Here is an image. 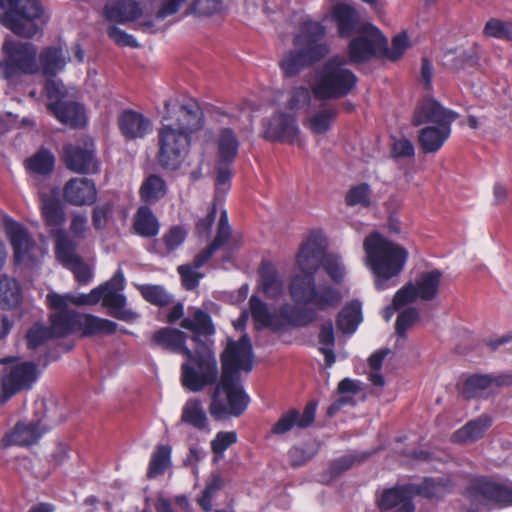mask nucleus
I'll list each match as a JSON object with an SVG mask.
<instances>
[{
  "label": "nucleus",
  "instance_id": "35",
  "mask_svg": "<svg viewBox=\"0 0 512 512\" xmlns=\"http://www.w3.org/2000/svg\"><path fill=\"white\" fill-rule=\"evenodd\" d=\"M22 288L19 282L6 274L0 275V309L10 310L22 302Z\"/></svg>",
  "mask_w": 512,
  "mask_h": 512
},
{
  "label": "nucleus",
  "instance_id": "14",
  "mask_svg": "<svg viewBox=\"0 0 512 512\" xmlns=\"http://www.w3.org/2000/svg\"><path fill=\"white\" fill-rule=\"evenodd\" d=\"M63 161L70 171L78 174H96L100 171L95 142L89 137L65 145Z\"/></svg>",
  "mask_w": 512,
  "mask_h": 512
},
{
  "label": "nucleus",
  "instance_id": "9",
  "mask_svg": "<svg viewBox=\"0 0 512 512\" xmlns=\"http://www.w3.org/2000/svg\"><path fill=\"white\" fill-rule=\"evenodd\" d=\"M340 55L329 58L317 73L313 93L320 100L338 99L348 95L357 84L356 75Z\"/></svg>",
  "mask_w": 512,
  "mask_h": 512
},
{
  "label": "nucleus",
  "instance_id": "54",
  "mask_svg": "<svg viewBox=\"0 0 512 512\" xmlns=\"http://www.w3.org/2000/svg\"><path fill=\"white\" fill-rule=\"evenodd\" d=\"M410 46V40L407 32L403 31L393 37L391 48L385 46L384 55L387 59L396 61L399 60L404 52Z\"/></svg>",
  "mask_w": 512,
  "mask_h": 512
},
{
  "label": "nucleus",
  "instance_id": "47",
  "mask_svg": "<svg viewBox=\"0 0 512 512\" xmlns=\"http://www.w3.org/2000/svg\"><path fill=\"white\" fill-rule=\"evenodd\" d=\"M54 163L55 159L51 152L40 150L28 160L27 168L35 174L46 175L53 170Z\"/></svg>",
  "mask_w": 512,
  "mask_h": 512
},
{
  "label": "nucleus",
  "instance_id": "29",
  "mask_svg": "<svg viewBox=\"0 0 512 512\" xmlns=\"http://www.w3.org/2000/svg\"><path fill=\"white\" fill-rule=\"evenodd\" d=\"M39 72L47 77H55L67 64V56L62 47L48 46L37 55Z\"/></svg>",
  "mask_w": 512,
  "mask_h": 512
},
{
  "label": "nucleus",
  "instance_id": "8",
  "mask_svg": "<svg viewBox=\"0 0 512 512\" xmlns=\"http://www.w3.org/2000/svg\"><path fill=\"white\" fill-rule=\"evenodd\" d=\"M47 20L39 0H0V24L21 38L42 33Z\"/></svg>",
  "mask_w": 512,
  "mask_h": 512
},
{
  "label": "nucleus",
  "instance_id": "33",
  "mask_svg": "<svg viewBox=\"0 0 512 512\" xmlns=\"http://www.w3.org/2000/svg\"><path fill=\"white\" fill-rule=\"evenodd\" d=\"M249 307L256 329L270 328L272 330H279L280 321L277 312L271 311L268 305L258 296H251Z\"/></svg>",
  "mask_w": 512,
  "mask_h": 512
},
{
  "label": "nucleus",
  "instance_id": "48",
  "mask_svg": "<svg viewBox=\"0 0 512 512\" xmlns=\"http://www.w3.org/2000/svg\"><path fill=\"white\" fill-rule=\"evenodd\" d=\"M483 33L487 37L512 41V23L491 18L486 22Z\"/></svg>",
  "mask_w": 512,
  "mask_h": 512
},
{
  "label": "nucleus",
  "instance_id": "61",
  "mask_svg": "<svg viewBox=\"0 0 512 512\" xmlns=\"http://www.w3.org/2000/svg\"><path fill=\"white\" fill-rule=\"evenodd\" d=\"M187 0H160L158 10L155 14L157 20H164L169 16L178 13Z\"/></svg>",
  "mask_w": 512,
  "mask_h": 512
},
{
  "label": "nucleus",
  "instance_id": "57",
  "mask_svg": "<svg viewBox=\"0 0 512 512\" xmlns=\"http://www.w3.org/2000/svg\"><path fill=\"white\" fill-rule=\"evenodd\" d=\"M299 412L291 409L284 413L279 420L273 425L271 433L275 435H283L289 432L294 426H297Z\"/></svg>",
  "mask_w": 512,
  "mask_h": 512
},
{
  "label": "nucleus",
  "instance_id": "26",
  "mask_svg": "<svg viewBox=\"0 0 512 512\" xmlns=\"http://www.w3.org/2000/svg\"><path fill=\"white\" fill-rule=\"evenodd\" d=\"M412 497H422L429 500H439L452 490V483L444 477H425L417 483H409Z\"/></svg>",
  "mask_w": 512,
  "mask_h": 512
},
{
  "label": "nucleus",
  "instance_id": "64",
  "mask_svg": "<svg viewBox=\"0 0 512 512\" xmlns=\"http://www.w3.org/2000/svg\"><path fill=\"white\" fill-rule=\"evenodd\" d=\"M113 207L110 203L97 205L93 210L92 221L95 229H102L112 214Z\"/></svg>",
  "mask_w": 512,
  "mask_h": 512
},
{
  "label": "nucleus",
  "instance_id": "12",
  "mask_svg": "<svg viewBox=\"0 0 512 512\" xmlns=\"http://www.w3.org/2000/svg\"><path fill=\"white\" fill-rule=\"evenodd\" d=\"M467 497L477 508H507L512 506V485L476 477L466 490Z\"/></svg>",
  "mask_w": 512,
  "mask_h": 512
},
{
  "label": "nucleus",
  "instance_id": "39",
  "mask_svg": "<svg viewBox=\"0 0 512 512\" xmlns=\"http://www.w3.org/2000/svg\"><path fill=\"white\" fill-rule=\"evenodd\" d=\"M79 331L83 336L112 334L117 324L111 320L103 319L91 314L80 313Z\"/></svg>",
  "mask_w": 512,
  "mask_h": 512
},
{
  "label": "nucleus",
  "instance_id": "20",
  "mask_svg": "<svg viewBox=\"0 0 512 512\" xmlns=\"http://www.w3.org/2000/svg\"><path fill=\"white\" fill-rule=\"evenodd\" d=\"M330 18L337 28L340 38H349L354 34L363 32L367 24L362 23L358 11L345 3H337L333 6Z\"/></svg>",
  "mask_w": 512,
  "mask_h": 512
},
{
  "label": "nucleus",
  "instance_id": "5",
  "mask_svg": "<svg viewBox=\"0 0 512 512\" xmlns=\"http://www.w3.org/2000/svg\"><path fill=\"white\" fill-rule=\"evenodd\" d=\"M363 248L366 265L375 277L376 289L383 291L394 285L392 280L403 270L408 251L378 232H372L365 238Z\"/></svg>",
  "mask_w": 512,
  "mask_h": 512
},
{
  "label": "nucleus",
  "instance_id": "7",
  "mask_svg": "<svg viewBox=\"0 0 512 512\" xmlns=\"http://www.w3.org/2000/svg\"><path fill=\"white\" fill-rule=\"evenodd\" d=\"M458 113L446 109L432 97L424 98L414 112L413 124H427L419 132V143L424 153H435L441 149L451 135V125Z\"/></svg>",
  "mask_w": 512,
  "mask_h": 512
},
{
  "label": "nucleus",
  "instance_id": "52",
  "mask_svg": "<svg viewBox=\"0 0 512 512\" xmlns=\"http://www.w3.org/2000/svg\"><path fill=\"white\" fill-rule=\"evenodd\" d=\"M371 190L366 183L353 186L346 194L348 206L368 207L370 205Z\"/></svg>",
  "mask_w": 512,
  "mask_h": 512
},
{
  "label": "nucleus",
  "instance_id": "10",
  "mask_svg": "<svg viewBox=\"0 0 512 512\" xmlns=\"http://www.w3.org/2000/svg\"><path fill=\"white\" fill-rule=\"evenodd\" d=\"M124 283V274L121 269H118L110 280L92 289L89 293L73 294L70 297V303L94 305L102 300L103 305L109 309L111 316L127 322L133 321L137 318V314L126 308V297L122 293Z\"/></svg>",
  "mask_w": 512,
  "mask_h": 512
},
{
  "label": "nucleus",
  "instance_id": "21",
  "mask_svg": "<svg viewBox=\"0 0 512 512\" xmlns=\"http://www.w3.org/2000/svg\"><path fill=\"white\" fill-rule=\"evenodd\" d=\"M299 133V127L295 118L286 113H277L264 123L263 136L265 139L275 142H293Z\"/></svg>",
  "mask_w": 512,
  "mask_h": 512
},
{
  "label": "nucleus",
  "instance_id": "59",
  "mask_svg": "<svg viewBox=\"0 0 512 512\" xmlns=\"http://www.w3.org/2000/svg\"><path fill=\"white\" fill-rule=\"evenodd\" d=\"M178 272L181 276L183 286L188 290H193L199 284L203 274L199 273L191 265H181L178 267Z\"/></svg>",
  "mask_w": 512,
  "mask_h": 512
},
{
  "label": "nucleus",
  "instance_id": "3",
  "mask_svg": "<svg viewBox=\"0 0 512 512\" xmlns=\"http://www.w3.org/2000/svg\"><path fill=\"white\" fill-rule=\"evenodd\" d=\"M203 126V112L196 102H165V115L158 130V162L166 170H177L190 149L192 134Z\"/></svg>",
  "mask_w": 512,
  "mask_h": 512
},
{
  "label": "nucleus",
  "instance_id": "58",
  "mask_svg": "<svg viewBox=\"0 0 512 512\" xmlns=\"http://www.w3.org/2000/svg\"><path fill=\"white\" fill-rule=\"evenodd\" d=\"M419 318V313L414 308H407L400 312L397 317L395 329L400 337H405L406 331L411 327Z\"/></svg>",
  "mask_w": 512,
  "mask_h": 512
},
{
  "label": "nucleus",
  "instance_id": "41",
  "mask_svg": "<svg viewBox=\"0 0 512 512\" xmlns=\"http://www.w3.org/2000/svg\"><path fill=\"white\" fill-rule=\"evenodd\" d=\"M218 161L220 163H233L239 148V140L230 128L221 129L218 136Z\"/></svg>",
  "mask_w": 512,
  "mask_h": 512
},
{
  "label": "nucleus",
  "instance_id": "43",
  "mask_svg": "<svg viewBox=\"0 0 512 512\" xmlns=\"http://www.w3.org/2000/svg\"><path fill=\"white\" fill-rule=\"evenodd\" d=\"M327 242L321 255L320 266L323 267L327 275L335 283H341L346 275V265L342 257L337 253H326Z\"/></svg>",
  "mask_w": 512,
  "mask_h": 512
},
{
  "label": "nucleus",
  "instance_id": "45",
  "mask_svg": "<svg viewBox=\"0 0 512 512\" xmlns=\"http://www.w3.org/2000/svg\"><path fill=\"white\" fill-rule=\"evenodd\" d=\"M171 464V448L169 446L160 445L157 447L155 452L152 454L148 477L154 478L158 475L163 474Z\"/></svg>",
  "mask_w": 512,
  "mask_h": 512
},
{
  "label": "nucleus",
  "instance_id": "50",
  "mask_svg": "<svg viewBox=\"0 0 512 512\" xmlns=\"http://www.w3.org/2000/svg\"><path fill=\"white\" fill-rule=\"evenodd\" d=\"M237 433L235 431H220L211 441V450L218 461L224 457L225 451L237 442Z\"/></svg>",
  "mask_w": 512,
  "mask_h": 512
},
{
  "label": "nucleus",
  "instance_id": "28",
  "mask_svg": "<svg viewBox=\"0 0 512 512\" xmlns=\"http://www.w3.org/2000/svg\"><path fill=\"white\" fill-rule=\"evenodd\" d=\"M181 422L200 432L210 433L209 418L203 402L196 397L189 398L181 411Z\"/></svg>",
  "mask_w": 512,
  "mask_h": 512
},
{
  "label": "nucleus",
  "instance_id": "44",
  "mask_svg": "<svg viewBox=\"0 0 512 512\" xmlns=\"http://www.w3.org/2000/svg\"><path fill=\"white\" fill-rule=\"evenodd\" d=\"M318 338L320 344L319 350L324 355L325 364L327 367H331L336 360V356L333 350L335 344V335L331 322L324 323L321 326Z\"/></svg>",
  "mask_w": 512,
  "mask_h": 512
},
{
  "label": "nucleus",
  "instance_id": "30",
  "mask_svg": "<svg viewBox=\"0 0 512 512\" xmlns=\"http://www.w3.org/2000/svg\"><path fill=\"white\" fill-rule=\"evenodd\" d=\"M142 14L140 3L135 0L110 1L105 5V16L110 21L126 24Z\"/></svg>",
  "mask_w": 512,
  "mask_h": 512
},
{
  "label": "nucleus",
  "instance_id": "15",
  "mask_svg": "<svg viewBox=\"0 0 512 512\" xmlns=\"http://www.w3.org/2000/svg\"><path fill=\"white\" fill-rule=\"evenodd\" d=\"M442 272L433 269L422 273L414 283H408L394 296V306L404 307L417 299L431 301L438 295Z\"/></svg>",
  "mask_w": 512,
  "mask_h": 512
},
{
  "label": "nucleus",
  "instance_id": "18",
  "mask_svg": "<svg viewBox=\"0 0 512 512\" xmlns=\"http://www.w3.org/2000/svg\"><path fill=\"white\" fill-rule=\"evenodd\" d=\"M39 377L37 365L33 362H23L12 366L2 379V388L6 398L22 389H31Z\"/></svg>",
  "mask_w": 512,
  "mask_h": 512
},
{
  "label": "nucleus",
  "instance_id": "37",
  "mask_svg": "<svg viewBox=\"0 0 512 512\" xmlns=\"http://www.w3.org/2000/svg\"><path fill=\"white\" fill-rule=\"evenodd\" d=\"M362 307L358 300L347 303L338 314L337 327L344 334H353L362 322Z\"/></svg>",
  "mask_w": 512,
  "mask_h": 512
},
{
  "label": "nucleus",
  "instance_id": "23",
  "mask_svg": "<svg viewBox=\"0 0 512 512\" xmlns=\"http://www.w3.org/2000/svg\"><path fill=\"white\" fill-rule=\"evenodd\" d=\"M259 287L265 297L278 300L284 296L286 285L284 276L268 260H263L259 267Z\"/></svg>",
  "mask_w": 512,
  "mask_h": 512
},
{
  "label": "nucleus",
  "instance_id": "34",
  "mask_svg": "<svg viewBox=\"0 0 512 512\" xmlns=\"http://www.w3.org/2000/svg\"><path fill=\"white\" fill-rule=\"evenodd\" d=\"M506 376L493 377L491 375L475 374L468 377L462 388V395L467 399L481 396L485 390L492 386H502L507 383Z\"/></svg>",
  "mask_w": 512,
  "mask_h": 512
},
{
  "label": "nucleus",
  "instance_id": "16",
  "mask_svg": "<svg viewBox=\"0 0 512 512\" xmlns=\"http://www.w3.org/2000/svg\"><path fill=\"white\" fill-rule=\"evenodd\" d=\"M358 34L361 35L353 38L348 45V57L351 63L366 62L376 54L378 48L387 46V39L372 24H367L364 31Z\"/></svg>",
  "mask_w": 512,
  "mask_h": 512
},
{
  "label": "nucleus",
  "instance_id": "13",
  "mask_svg": "<svg viewBox=\"0 0 512 512\" xmlns=\"http://www.w3.org/2000/svg\"><path fill=\"white\" fill-rule=\"evenodd\" d=\"M5 231L13 249L15 263L28 268L36 267L47 250L38 245L28 230L16 221L6 220Z\"/></svg>",
  "mask_w": 512,
  "mask_h": 512
},
{
  "label": "nucleus",
  "instance_id": "60",
  "mask_svg": "<svg viewBox=\"0 0 512 512\" xmlns=\"http://www.w3.org/2000/svg\"><path fill=\"white\" fill-rule=\"evenodd\" d=\"M108 36L118 45L123 47L136 48L139 46L136 38L133 35L127 34L116 26H110L107 30Z\"/></svg>",
  "mask_w": 512,
  "mask_h": 512
},
{
  "label": "nucleus",
  "instance_id": "17",
  "mask_svg": "<svg viewBox=\"0 0 512 512\" xmlns=\"http://www.w3.org/2000/svg\"><path fill=\"white\" fill-rule=\"evenodd\" d=\"M52 428L46 422V418L30 421H19L15 427L6 433L2 440L1 446L4 448L10 446H31Z\"/></svg>",
  "mask_w": 512,
  "mask_h": 512
},
{
  "label": "nucleus",
  "instance_id": "2",
  "mask_svg": "<svg viewBox=\"0 0 512 512\" xmlns=\"http://www.w3.org/2000/svg\"><path fill=\"white\" fill-rule=\"evenodd\" d=\"M222 374L211 396L210 414L216 420L240 416L248 407L250 397L240 382L241 370L253 367L252 343L247 334L238 341H229L222 353Z\"/></svg>",
  "mask_w": 512,
  "mask_h": 512
},
{
  "label": "nucleus",
  "instance_id": "11",
  "mask_svg": "<svg viewBox=\"0 0 512 512\" xmlns=\"http://www.w3.org/2000/svg\"><path fill=\"white\" fill-rule=\"evenodd\" d=\"M2 53L0 72L10 83L18 82L22 76L39 73L38 49L33 43L6 38L2 45Z\"/></svg>",
  "mask_w": 512,
  "mask_h": 512
},
{
  "label": "nucleus",
  "instance_id": "4",
  "mask_svg": "<svg viewBox=\"0 0 512 512\" xmlns=\"http://www.w3.org/2000/svg\"><path fill=\"white\" fill-rule=\"evenodd\" d=\"M325 237L313 232L302 244L297 255V265L302 274L294 275L289 283V294L297 304L310 305L316 311L335 308L342 300L341 292L330 284L315 283V273L320 267Z\"/></svg>",
  "mask_w": 512,
  "mask_h": 512
},
{
  "label": "nucleus",
  "instance_id": "51",
  "mask_svg": "<svg viewBox=\"0 0 512 512\" xmlns=\"http://www.w3.org/2000/svg\"><path fill=\"white\" fill-rule=\"evenodd\" d=\"M51 338L55 337L50 328L42 323H35L26 334L29 349H36Z\"/></svg>",
  "mask_w": 512,
  "mask_h": 512
},
{
  "label": "nucleus",
  "instance_id": "42",
  "mask_svg": "<svg viewBox=\"0 0 512 512\" xmlns=\"http://www.w3.org/2000/svg\"><path fill=\"white\" fill-rule=\"evenodd\" d=\"M166 193L167 184L165 180L155 174L146 177L140 187L141 199L147 203L157 202L162 199Z\"/></svg>",
  "mask_w": 512,
  "mask_h": 512
},
{
  "label": "nucleus",
  "instance_id": "27",
  "mask_svg": "<svg viewBox=\"0 0 512 512\" xmlns=\"http://www.w3.org/2000/svg\"><path fill=\"white\" fill-rule=\"evenodd\" d=\"M49 111L65 125L80 127L85 124L84 106L74 102L59 99L47 105Z\"/></svg>",
  "mask_w": 512,
  "mask_h": 512
},
{
  "label": "nucleus",
  "instance_id": "49",
  "mask_svg": "<svg viewBox=\"0 0 512 512\" xmlns=\"http://www.w3.org/2000/svg\"><path fill=\"white\" fill-rule=\"evenodd\" d=\"M141 294L146 301L158 306H166L173 301V296L161 285H144Z\"/></svg>",
  "mask_w": 512,
  "mask_h": 512
},
{
  "label": "nucleus",
  "instance_id": "24",
  "mask_svg": "<svg viewBox=\"0 0 512 512\" xmlns=\"http://www.w3.org/2000/svg\"><path fill=\"white\" fill-rule=\"evenodd\" d=\"M298 305L297 303H285L279 308L277 311L280 321L279 330L285 326H307L318 318V313L314 308Z\"/></svg>",
  "mask_w": 512,
  "mask_h": 512
},
{
  "label": "nucleus",
  "instance_id": "40",
  "mask_svg": "<svg viewBox=\"0 0 512 512\" xmlns=\"http://www.w3.org/2000/svg\"><path fill=\"white\" fill-rule=\"evenodd\" d=\"M41 210L45 223L56 232L65 221V214L60 201L49 195H41Z\"/></svg>",
  "mask_w": 512,
  "mask_h": 512
},
{
  "label": "nucleus",
  "instance_id": "46",
  "mask_svg": "<svg viewBox=\"0 0 512 512\" xmlns=\"http://www.w3.org/2000/svg\"><path fill=\"white\" fill-rule=\"evenodd\" d=\"M337 114L338 110L336 108H325L318 111L309 119L310 129L316 134H323L327 132Z\"/></svg>",
  "mask_w": 512,
  "mask_h": 512
},
{
  "label": "nucleus",
  "instance_id": "53",
  "mask_svg": "<svg viewBox=\"0 0 512 512\" xmlns=\"http://www.w3.org/2000/svg\"><path fill=\"white\" fill-rule=\"evenodd\" d=\"M231 165L232 163L217 162L215 183L216 198L224 196L230 189V180L232 176Z\"/></svg>",
  "mask_w": 512,
  "mask_h": 512
},
{
  "label": "nucleus",
  "instance_id": "31",
  "mask_svg": "<svg viewBox=\"0 0 512 512\" xmlns=\"http://www.w3.org/2000/svg\"><path fill=\"white\" fill-rule=\"evenodd\" d=\"M80 313L75 310L56 311L50 315V330L55 338L79 331Z\"/></svg>",
  "mask_w": 512,
  "mask_h": 512
},
{
  "label": "nucleus",
  "instance_id": "32",
  "mask_svg": "<svg viewBox=\"0 0 512 512\" xmlns=\"http://www.w3.org/2000/svg\"><path fill=\"white\" fill-rule=\"evenodd\" d=\"M491 424V417L483 414L455 431L451 436V441L459 444L477 441L483 437Z\"/></svg>",
  "mask_w": 512,
  "mask_h": 512
},
{
  "label": "nucleus",
  "instance_id": "22",
  "mask_svg": "<svg viewBox=\"0 0 512 512\" xmlns=\"http://www.w3.org/2000/svg\"><path fill=\"white\" fill-rule=\"evenodd\" d=\"M63 196L74 206L92 205L97 199L96 185L88 178H72L65 184Z\"/></svg>",
  "mask_w": 512,
  "mask_h": 512
},
{
  "label": "nucleus",
  "instance_id": "55",
  "mask_svg": "<svg viewBox=\"0 0 512 512\" xmlns=\"http://www.w3.org/2000/svg\"><path fill=\"white\" fill-rule=\"evenodd\" d=\"M186 236L187 232L183 227L178 225L171 227L162 238L167 251L177 250L184 243Z\"/></svg>",
  "mask_w": 512,
  "mask_h": 512
},
{
  "label": "nucleus",
  "instance_id": "62",
  "mask_svg": "<svg viewBox=\"0 0 512 512\" xmlns=\"http://www.w3.org/2000/svg\"><path fill=\"white\" fill-rule=\"evenodd\" d=\"M221 0H194L191 11L200 16H210L220 10Z\"/></svg>",
  "mask_w": 512,
  "mask_h": 512
},
{
  "label": "nucleus",
  "instance_id": "63",
  "mask_svg": "<svg viewBox=\"0 0 512 512\" xmlns=\"http://www.w3.org/2000/svg\"><path fill=\"white\" fill-rule=\"evenodd\" d=\"M66 268L73 272L75 279L80 284H87L92 279L93 274L91 268L84 263L81 258Z\"/></svg>",
  "mask_w": 512,
  "mask_h": 512
},
{
  "label": "nucleus",
  "instance_id": "36",
  "mask_svg": "<svg viewBox=\"0 0 512 512\" xmlns=\"http://www.w3.org/2000/svg\"><path fill=\"white\" fill-rule=\"evenodd\" d=\"M135 233L144 238H154L160 230V223L148 206H141L133 218Z\"/></svg>",
  "mask_w": 512,
  "mask_h": 512
},
{
  "label": "nucleus",
  "instance_id": "19",
  "mask_svg": "<svg viewBox=\"0 0 512 512\" xmlns=\"http://www.w3.org/2000/svg\"><path fill=\"white\" fill-rule=\"evenodd\" d=\"M409 483L384 489L376 503L381 512H415V505Z\"/></svg>",
  "mask_w": 512,
  "mask_h": 512
},
{
  "label": "nucleus",
  "instance_id": "56",
  "mask_svg": "<svg viewBox=\"0 0 512 512\" xmlns=\"http://www.w3.org/2000/svg\"><path fill=\"white\" fill-rule=\"evenodd\" d=\"M311 101L310 90L306 87H298L291 91L287 107L291 110L306 109Z\"/></svg>",
  "mask_w": 512,
  "mask_h": 512
},
{
  "label": "nucleus",
  "instance_id": "1",
  "mask_svg": "<svg viewBox=\"0 0 512 512\" xmlns=\"http://www.w3.org/2000/svg\"><path fill=\"white\" fill-rule=\"evenodd\" d=\"M181 327L192 333L194 353L185 345L186 334L169 327L154 332L150 345L185 356L186 361L181 366L182 385L191 392H199L216 383L219 377L216 356L207 342V338L215 333V328L211 316L198 308L189 310L188 316L181 322Z\"/></svg>",
  "mask_w": 512,
  "mask_h": 512
},
{
  "label": "nucleus",
  "instance_id": "25",
  "mask_svg": "<svg viewBox=\"0 0 512 512\" xmlns=\"http://www.w3.org/2000/svg\"><path fill=\"white\" fill-rule=\"evenodd\" d=\"M119 128L127 139H142L152 131V122L134 110H125L119 116Z\"/></svg>",
  "mask_w": 512,
  "mask_h": 512
},
{
  "label": "nucleus",
  "instance_id": "38",
  "mask_svg": "<svg viewBox=\"0 0 512 512\" xmlns=\"http://www.w3.org/2000/svg\"><path fill=\"white\" fill-rule=\"evenodd\" d=\"M76 250L77 244L67 232L60 229L55 233V255L65 268L81 258Z\"/></svg>",
  "mask_w": 512,
  "mask_h": 512
},
{
  "label": "nucleus",
  "instance_id": "6",
  "mask_svg": "<svg viewBox=\"0 0 512 512\" xmlns=\"http://www.w3.org/2000/svg\"><path fill=\"white\" fill-rule=\"evenodd\" d=\"M325 35L326 27L307 17L293 38L295 49L286 53L280 61L283 74L293 77L324 58L329 53V46L323 41Z\"/></svg>",
  "mask_w": 512,
  "mask_h": 512
}]
</instances>
